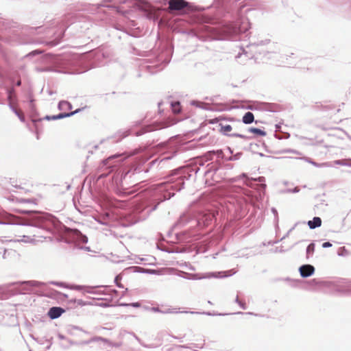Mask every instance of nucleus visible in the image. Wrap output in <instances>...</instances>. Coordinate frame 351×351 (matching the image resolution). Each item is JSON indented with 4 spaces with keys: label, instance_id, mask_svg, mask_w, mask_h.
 <instances>
[{
    "label": "nucleus",
    "instance_id": "nucleus-1",
    "mask_svg": "<svg viewBox=\"0 0 351 351\" xmlns=\"http://www.w3.org/2000/svg\"><path fill=\"white\" fill-rule=\"evenodd\" d=\"M186 178L183 175L173 176L168 182L152 186L138 193L130 203L127 200L111 199L108 200L109 205L121 209L119 215L124 221L123 225L132 226L147 219L161 202L173 197L174 191H180L184 187Z\"/></svg>",
    "mask_w": 351,
    "mask_h": 351
},
{
    "label": "nucleus",
    "instance_id": "nucleus-2",
    "mask_svg": "<svg viewBox=\"0 0 351 351\" xmlns=\"http://www.w3.org/2000/svg\"><path fill=\"white\" fill-rule=\"evenodd\" d=\"M21 213L27 214V216L21 218L8 213L0 214V224L21 225L44 228L49 225L58 228L60 223L56 217L47 213L32 210H21Z\"/></svg>",
    "mask_w": 351,
    "mask_h": 351
},
{
    "label": "nucleus",
    "instance_id": "nucleus-3",
    "mask_svg": "<svg viewBox=\"0 0 351 351\" xmlns=\"http://www.w3.org/2000/svg\"><path fill=\"white\" fill-rule=\"evenodd\" d=\"M249 28L250 24L247 20L217 26L202 25L198 29L196 36L203 41L226 40L231 38L233 36L245 32Z\"/></svg>",
    "mask_w": 351,
    "mask_h": 351
},
{
    "label": "nucleus",
    "instance_id": "nucleus-4",
    "mask_svg": "<svg viewBox=\"0 0 351 351\" xmlns=\"http://www.w3.org/2000/svg\"><path fill=\"white\" fill-rule=\"evenodd\" d=\"M83 57H58L54 60L53 66L37 68L38 72H58L69 74L80 73L84 71H80L75 66L82 63Z\"/></svg>",
    "mask_w": 351,
    "mask_h": 351
},
{
    "label": "nucleus",
    "instance_id": "nucleus-5",
    "mask_svg": "<svg viewBox=\"0 0 351 351\" xmlns=\"http://www.w3.org/2000/svg\"><path fill=\"white\" fill-rule=\"evenodd\" d=\"M165 127H166V125L162 123H153L151 125H145L137 131L125 130V131H123V132H119V134L121 136V138H123L128 136L130 134H132L136 136H141L147 132L160 130V129L164 128Z\"/></svg>",
    "mask_w": 351,
    "mask_h": 351
},
{
    "label": "nucleus",
    "instance_id": "nucleus-6",
    "mask_svg": "<svg viewBox=\"0 0 351 351\" xmlns=\"http://www.w3.org/2000/svg\"><path fill=\"white\" fill-rule=\"evenodd\" d=\"M235 272H232V270H229L227 271L209 272V273L205 274L203 276L199 277V278L195 277L196 276V274H187V273H185V274L189 276L186 277L188 279H202V278H224V277L231 276Z\"/></svg>",
    "mask_w": 351,
    "mask_h": 351
},
{
    "label": "nucleus",
    "instance_id": "nucleus-7",
    "mask_svg": "<svg viewBox=\"0 0 351 351\" xmlns=\"http://www.w3.org/2000/svg\"><path fill=\"white\" fill-rule=\"evenodd\" d=\"M13 285L19 286L21 288V292L24 293L32 291L33 287H41L44 283L36 280H28L16 282L13 283Z\"/></svg>",
    "mask_w": 351,
    "mask_h": 351
},
{
    "label": "nucleus",
    "instance_id": "nucleus-8",
    "mask_svg": "<svg viewBox=\"0 0 351 351\" xmlns=\"http://www.w3.org/2000/svg\"><path fill=\"white\" fill-rule=\"evenodd\" d=\"M219 126L220 127V132L226 136H234V137H239L243 139H247V136L240 133H230V132L232 130V127L231 125L227 123L226 121H222L219 123Z\"/></svg>",
    "mask_w": 351,
    "mask_h": 351
},
{
    "label": "nucleus",
    "instance_id": "nucleus-9",
    "mask_svg": "<svg viewBox=\"0 0 351 351\" xmlns=\"http://www.w3.org/2000/svg\"><path fill=\"white\" fill-rule=\"evenodd\" d=\"M215 215L211 213H199L195 219L194 223L199 226H206L212 221Z\"/></svg>",
    "mask_w": 351,
    "mask_h": 351
},
{
    "label": "nucleus",
    "instance_id": "nucleus-10",
    "mask_svg": "<svg viewBox=\"0 0 351 351\" xmlns=\"http://www.w3.org/2000/svg\"><path fill=\"white\" fill-rule=\"evenodd\" d=\"M184 8L189 9V3L185 0H169V10L173 11H181Z\"/></svg>",
    "mask_w": 351,
    "mask_h": 351
},
{
    "label": "nucleus",
    "instance_id": "nucleus-11",
    "mask_svg": "<svg viewBox=\"0 0 351 351\" xmlns=\"http://www.w3.org/2000/svg\"><path fill=\"white\" fill-rule=\"evenodd\" d=\"M241 178H244V183L250 186L253 187V182H258L261 183L258 186L261 187L263 189H265L266 188V184L264 183L265 182V178L263 176H260L257 178H248L245 173H243L241 176Z\"/></svg>",
    "mask_w": 351,
    "mask_h": 351
},
{
    "label": "nucleus",
    "instance_id": "nucleus-12",
    "mask_svg": "<svg viewBox=\"0 0 351 351\" xmlns=\"http://www.w3.org/2000/svg\"><path fill=\"white\" fill-rule=\"evenodd\" d=\"M195 219H193L191 215L189 213L182 214L177 222L174 224V228H181L186 226L188 223H194Z\"/></svg>",
    "mask_w": 351,
    "mask_h": 351
},
{
    "label": "nucleus",
    "instance_id": "nucleus-13",
    "mask_svg": "<svg viewBox=\"0 0 351 351\" xmlns=\"http://www.w3.org/2000/svg\"><path fill=\"white\" fill-rule=\"evenodd\" d=\"M300 274L302 278H308L315 272V267L309 264L303 265L299 268Z\"/></svg>",
    "mask_w": 351,
    "mask_h": 351
},
{
    "label": "nucleus",
    "instance_id": "nucleus-14",
    "mask_svg": "<svg viewBox=\"0 0 351 351\" xmlns=\"http://www.w3.org/2000/svg\"><path fill=\"white\" fill-rule=\"evenodd\" d=\"M71 237L75 241H78L82 243H86L88 242V238L86 235L83 234L78 230H70Z\"/></svg>",
    "mask_w": 351,
    "mask_h": 351
},
{
    "label": "nucleus",
    "instance_id": "nucleus-15",
    "mask_svg": "<svg viewBox=\"0 0 351 351\" xmlns=\"http://www.w3.org/2000/svg\"><path fill=\"white\" fill-rule=\"evenodd\" d=\"M64 312V310L59 306H53L49 308L48 315L51 319L58 318Z\"/></svg>",
    "mask_w": 351,
    "mask_h": 351
},
{
    "label": "nucleus",
    "instance_id": "nucleus-16",
    "mask_svg": "<svg viewBox=\"0 0 351 351\" xmlns=\"http://www.w3.org/2000/svg\"><path fill=\"white\" fill-rule=\"evenodd\" d=\"M120 155H112L108 157L107 159L103 161V167H106L107 169H111L110 171H113V168L116 167L117 165L116 162H113V160L120 157Z\"/></svg>",
    "mask_w": 351,
    "mask_h": 351
},
{
    "label": "nucleus",
    "instance_id": "nucleus-17",
    "mask_svg": "<svg viewBox=\"0 0 351 351\" xmlns=\"http://www.w3.org/2000/svg\"><path fill=\"white\" fill-rule=\"evenodd\" d=\"M243 52H239L236 56L235 59L240 63V64H245V62L252 58L253 56L252 54H249L245 49H242Z\"/></svg>",
    "mask_w": 351,
    "mask_h": 351
},
{
    "label": "nucleus",
    "instance_id": "nucleus-18",
    "mask_svg": "<svg viewBox=\"0 0 351 351\" xmlns=\"http://www.w3.org/2000/svg\"><path fill=\"white\" fill-rule=\"evenodd\" d=\"M310 229H315L322 226V219L319 217H314L312 220H309L307 223Z\"/></svg>",
    "mask_w": 351,
    "mask_h": 351
},
{
    "label": "nucleus",
    "instance_id": "nucleus-19",
    "mask_svg": "<svg viewBox=\"0 0 351 351\" xmlns=\"http://www.w3.org/2000/svg\"><path fill=\"white\" fill-rule=\"evenodd\" d=\"M305 160L316 167H332V165L331 164V162L317 163V162L312 160L309 158H305Z\"/></svg>",
    "mask_w": 351,
    "mask_h": 351
},
{
    "label": "nucleus",
    "instance_id": "nucleus-20",
    "mask_svg": "<svg viewBox=\"0 0 351 351\" xmlns=\"http://www.w3.org/2000/svg\"><path fill=\"white\" fill-rule=\"evenodd\" d=\"M254 121V114L251 112H247L243 117L242 121L245 124H250Z\"/></svg>",
    "mask_w": 351,
    "mask_h": 351
},
{
    "label": "nucleus",
    "instance_id": "nucleus-21",
    "mask_svg": "<svg viewBox=\"0 0 351 351\" xmlns=\"http://www.w3.org/2000/svg\"><path fill=\"white\" fill-rule=\"evenodd\" d=\"M80 111H81V109L78 108V109H77L73 112H71L59 113L58 114H56V119L58 120V119H64V118H66V117H70L77 114Z\"/></svg>",
    "mask_w": 351,
    "mask_h": 351
},
{
    "label": "nucleus",
    "instance_id": "nucleus-22",
    "mask_svg": "<svg viewBox=\"0 0 351 351\" xmlns=\"http://www.w3.org/2000/svg\"><path fill=\"white\" fill-rule=\"evenodd\" d=\"M333 163L337 165L346 166L351 167V158H346L341 160H336Z\"/></svg>",
    "mask_w": 351,
    "mask_h": 351
},
{
    "label": "nucleus",
    "instance_id": "nucleus-23",
    "mask_svg": "<svg viewBox=\"0 0 351 351\" xmlns=\"http://www.w3.org/2000/svg\"><path fill=\"white\" fill-rule=\"evenodd\" d=\"M58 108L60 110H65L67 109H71L72 105L67 101H60L58 103Z\"/></svg>",
    "mask_w": 351,
    "mask_h": 351
},
{
    "label": "nucleus",
    "instance_id": "nucleus-24",
    "mask_svg": "<svg viewBox=\"0 0 351 351\" xmlns=\"http://www.w3.org/2000/svg\"><path fill=\"white\" fill-rule=\"evenodd\" d=\"M269 43H270V40H269V39L261 40L260 41L252 43L250 45H247V48H254L258 46H263V45H267Z\"/></svg>",
    "mask_w": 351,
    "mask_h": 351
},
{
    "label": "nucleus",
    "instance_id": "nucleus-25",
    "mask_svg": "<svg viewBox=\"0 0 351 351\" xmlns=\"http://www.w3.org/2000/svg\"><path fill=\"white\" fill-rule=\"evenodd\" d=\"M248 131L261 136H265L266 135L265 131L256 128H250L248 129Z\"/></svg>",
    "mask_w": 351,
    "mask_h": 351
},
{
    "label": "nucleus",
    "instance_id": "nucleus-26",
    "mask_svg": "<svg viewBox=\"0 0 351 351\" xmlns=\"http://www.w3.org/2000/svg\"><path fill=\"white\" fill-rule=\"evenodd\" d=\"M208 155H217L219 158H223V153L221 149L212 150L207 152Z\"/></svg>",
    "mask_w": 351,
    "mask_h": 351
},
{
    "label": "nucleus",
    "instance_id": "nucleus-27",
    "mask_svg": "<svg viewBox=\"0 0 351 351\" xmlns=\"http://www.w3.org/2000/svg\"><path fill=\"white\" fill-rule=\"evenodd\" d=\"M90 342H96V341H102L108 343L109 345L112 346V343L110 342V341L104 337H94L90 340Z\"/></svg>",
    "mask_w": 351,
    "mask_h": 351
},
{
    "label": "nucleus",
    "instance_id": "nucleus-28",
    "mask_svg": "<svg viewBox=\"0 0 351 351\" xmlns=\"http://www.w3.org/2000/svg\"><path fill=\"white\" fill-rule=\"evenodd\" d=\"M315 243H311L306 247V257L308 258L315 251Z\"/></svg>",
    "mask_w": 351,
    "mask_h": 351
},
{
    "label": "nucleus",
    "instance_id": "nucleus-29",
    "mask_svg": "<svg viewBox=\"0 0 351 351\" xmlns=\"http://www.w3.org/2000/svg\"><path fill=\"white\" fill-rule=\"evenodd\" d=\"M21 237V239H19L16 240L19 242L31 243L33 241H34V239L33 238H32L30 236H27V235H23L22 237Z\"/></svg>",
    "mask_w": 351,
    "mask_h": 351
},
{
    "label": "nucleus",
    "instance_id": "nucleus-30",
    "mask_svg": "<svg viewBox=\"0 0 351 351\" xmlns=\"http://www.w3.org/2000/svg\"><path fill=\"white\" fill-rule=\"evenodd\" d=\"M14 98H15V90L14 88H11L8 90V99L12 102Z\"/></svg>",
    "mask_w": 351,
    "mask_h": 351
},
{
    "label": "nucleus",
    "instance_id": "nucleus-31",
    "mask_svg": "<svg viewBox=\"0 0 351 351\" xmlns=\"http://www.w3.org/2000/svg\"><path fill=\"white\" fill-rule=\"evenodd\" d=\"M171 107L174 113H179L180 112V102L176 101L171 103Z\"/></svg>",
    "mask_w": 351,
    "mask_h": 351
},
{
    "label": "nucleus",
    "instance_id": "nucleus-32",
    "mask_svg": "<svg viewBox=\"0 0 351 351\" xmlns=\"http://www.w3.org/2000/svg\"><path fill=\"white\" fill-rule=\"evenodd\" d=\"M337 254L339 256H346L349 254L348 251L345 248V247H341L339 249Z\"/></svg>",
    "mask_w": 351,
    "mask_h": 351
},
{
    "label": "nucleus",
    "instance_id": "nucleus-33",
    "mask_svg": "<svg viewBox=\"0 0 351 351\" xmlns=\"http://www.w3.org/2000/svg\"><path fill=\"white\" fill-rule=\"evenodd\" d=\"M241 156H242V153L241 152H238V153H237L235 154L232 155L231 156L228 158L226 160H229V161L237 160H239L241 158Z\"/></svg>",
    "mask_w": 351,
    "mask_h": 351
},
{
    "label": "nucleus",
    "instance_id": "nucleus-34",
    "mask_svg": "<svg viewBox=\"0 0 351 351\" xmlns=\"http://www.w3.org/2000/svg\"><path fill=\"white\" fill-rule=\"evenodd\" d=\"M263 105L265 106V109H266V110H267L269 111H271V112L276 111V106L274 104H263Z\"/></svg>",
    "mask_w": 351,
    "mask_h": 351
},
{
    "label": "nucleus",
    "instance_id": "nucleus-35",
    "mask_svg": "<svg viewBox=\"0 0 351 351\" xmlns=\"http://www.w3.org/2000/svg\"><path fill=\"white\" fill-rule=\"evenodd\" d=\"M271 212L274 215L275 217V223H276V228H278V211L275 208H271Z\"/></svg>",
    "mask_w": 351,
    "mask_h": 351
},
{
    "label": "nucleus",
    "instance_id": "nucleus-36",
    "mask_svg": "<svg viewBox=\"0 0 351 351\" xmlns=\"http://www.w3.org/2000/svg\"><path fill=\"white\" fill-rule=\"evenodd\" d=\"M163 314H171V313H178V311H175L173 308H165L164 309H162Z\"/></svg>",
    "mask_w": 351,
    "mask_h": 351
},
{
    "label": "nucleus",
    "instance_id": "nucleus-37",
    "mask_svg": "<svg viewBox=\"0 0 351 351\" xmlns=\"http://www.w3.org/2000/svg\"><path fill=\"white\" fill-rule=\"evenodd\" d=\"M30 337L34 340L36 341L38 343L40 344V345H43L46 343L45 341V339L44 338H41V339H39V338H36L33 335H30Z\"/></svg>",
    "mask_w": 351,
    "mask_h": 351
},
{
    "label": "nucleus",
    "instance_id": "nucleus-38",
    "mask_svg": "<svg viewBox=\"0 0 351 351\" xmlns=\"http://www.w3.org/2000/svg\"><path fill=\"white\" fill-rule=\"evenodd\" d=\"M298 223H295L289 231L280 239V241H282L289 237L290 233L295 229Z\"/></svg>",
    "mask_w": 351,
    "mask_h": 351
},
{
    "label": "nucleus",
    "instance_id": "nucleus-39",
    "mask_svg": "<svg viewBox=\"0 0 351 351\" xmlns=\"http://www.w3.org/2000/svg\"><path fill=\"white\" fill-rule=\"evenodd\" d=\"M121 306H133V307H135V308H138L140 307L141 304L139 302H132V303H130V304H121Z\"/></svg>",
    "mask_w": 351,
    "mask_h": 351
},
{
    "label": "nucleus",
    "instance_id": "nucleus-40",
    "mask_svg": "<svg viewBox=\"0 0 351 351\" xmlns=\"http://www.w3.org/2000/svg\"><path fill=\"white\" fill-rule=\"evenodd\" d=\"M35 199H24V198H21L19 199H18V202H21V203H35Z\"/></svg>",
    "mask_w": 351,
    "mask_h": 351
},
{
    "label": "nucleus",
    "instance_id": "nucleus-41",
    "mask_svg": "<svg viewBox=\"0 0 351 351\" xmlns=\"http://www.w3.org/2000/svg\"><path fill=\"white\" fill-rule=\"evenodd\" d=\"M40 53H41V51H40V50H34V51H31L28 54H27L25 56V57H27V58L32 57L34 56H36V55H38V54H40Z\"/></svg>",
    "mask_w": 351,
    "mask_h": 351
},
{
    "label": "nucleus",
    "instance_id": "nucleus-42",
    "mask_svg": "<svg viewBox=\"0 0 351 351\" xmlns=\"http://www.w3.org/2000/svg\"><path fill=\"white\" fill-rule=\"evenodd\" d=\"M120 280H121V278L119 277V276H117L114 278V282L117 287L122 288L123 285L119 282Z\"/></svg>",
    "mask_w": 351,
    "mask_h": 351
},
{
    "label": "nucleus",
    "instance_id": "nucleus-43",
    "mask_svg": "<svg viewBox=\"0 0 351 351\" xmlns=\"http://www.w3.org/2000/svg\"><path fill=\"white\" fill-rule=\"evenodd\" d=\"M150 311L154 313H162V308H160L159 307L153 306L150 308Z\"/></svg>",
    "mask_w": 351,
    "mask_h": 351
},
{
    "label": "nucleus",
    "instance_id": "nucleus-44",
    "mask_svg": "<svg viewBox=\"0 0 351 351\" xmlns=\"http://www.w3.org/2000/svg\"><path fill=\"white\" fill-rule=\"evenodd\" d=\"M60 39H61V38H60L58 40H57V39L56 38L55 40H52V41H50V42H49V44H50L51 46H56V45H57L60 43Z\"/></svg>",
    "mask_w": 351,
    "mask_h": 351
},
{
    "label": "nucleus",
    "instance_id": "nucleus-45",
    "mask_svg": "<svg viewBox=\"0 0 351 351\" xmlns=\"http://www.w3.org/2000/svg\"><path fill=\"white\" fill-rule=\"evenodd\" d=\"M331 246H332V243H330L329 241L324 242L322 243L323 248H328V247H330Z\"/></svg>",
    "mask_w": 351,
    "mask_h": 351
},
{
    "label": "nucleus",
    "instance_id": "nucleus-46",
    "mask_svg": "<svg viewBox=\"0 0 351 351\" xmlns=\"http://www.w3.org/2000/svg\"><path fill=\"white\" fill-rule=\"evenodd\" d=\"M45 341L47 343V346H46V349H47V350L50 349V348L52 345V342H51V339H45Z\"/></svg>",
    "mask_w": 351,
    "mask_h": 351
},
{
    "label": "nucleus",
    "instance_id": "nucleus-47",
    "mask_svg": "<svg viewBox=\"0 0 351 351\" xmlns=\"http://www.w3.org/2000/svg\"><path fill=\"white\" fill-rule=\"evenodd\" d=\"M346 293L351 295V284L348 285L346 288Z\"/></svg>",
    "mask_w": 351,
    "mask_h": 351
},
{
    "label": "nucleus",
    "instance_id": "nucleus-48",
    "mask_svg": "<svg viewBox=\"0 0 351 351\" xmlns=\"http://www.w3.org/2000/svg\"><path fill=\"white\" fill-rule=\"evenodd\" d=\"M238 304L243 310H245L247 308L246 304L245 302H242V301H241Z\"/></svg>",
    "mask_w": 351,
    "mask_h": 351
},
{
    "label": "nucleus",
    "instance_id": "nucleus-49",
    "mask_svg": "<svg viewBox=\"0 0 351 351\" xmlns=\"http://www.w3.org/2000/svg\"><path fill=\"white\" fill-rule=\"evenodd\" d=\"M191 104L193 105V106H198L199 108H204V107L200 105L201 104H199V102H198L197 101H193L191 102Z\"/></svg>",
    "mask_w": 351,
    "mask_h": 351
},
{
    "label": "nucleus",
    "instance_id": "nucleus-50",
    "mask_svg": "<svg viewBox=\"0 0 351 351\" xmlns=\"http://www.w3.org/2000/svg\"><path fill=\"white\" fill-rule=\"evenodd\" d=\"M213 155H208L207 153L205 154V157L206 158V160H212Z\"/></svg>",
    "mask_w": 351,
    "mask_h": 351
},
{
    "label": "nucleus",
    "instance_id": "nucleus-51",
    "mask_svg": "<svg viewBox=\"0 0 351 351\" xmlns=\"http://www.w3.org/2000/svg\"><path fill=\"white\" fill-rule=\"evenodd\" d=\"M285 251L282 247L280 248L276 247L275 250V252H284Z\"/></svg>",
    "mask_w": 351,
    "mask_h": 351
},
{
    "label": "nucleus",
    "instance_id": "nucleus-52",
    "mask_svg": "<svg viewBox=\"0 0 351 351\" xmlns=\"http://www.w3.org/2000/svg\"><path fill=\"white\" fill-rule=\"evenodd\" d=\"M279 241H280L276 240V241H269L268 245H274V244L278 243Z\"/></svg>",
    "mask_w": 351,
    "mask_h": 351
},
{
    "label": "nucleus",
    "instance_id": "nucleus-53",
    "mask_svg": "<svg viewBox=\"0 0 351 351\" xmlns=\"http://www.w3.org/2000/svg\"><path fill=\"white\" fill-rule=\"evenodd\" d=\"M18 117L19 118V119L21 121H25V117L23 116V114L22 113H21L19 114V116H18Z\"/></svg>",
    "mask_w": 351,
    "mask_h": 351
},
{
    "label": "nucleus",
    "instance_id": "nucleus-54",
    "mask_svg": "<svg viewBox=\"0 0 351 351\" xmlns=\"http://www.w3.org/2000/svg\"><path fill=\"white\" fill-rule=\"evenodd\" d=\"M9 107H10V108L12 110V112H14V110L16 109V108L13 106V105L12 104V102H10V104H9Z\"/></svg>",
    "mask_w": 351,
    "mask_h": 351
},
{
    "label": "nucleus",
    "instance_id": "nucleus-55",
    "mask_svg": "<svg viewBox=\"0 0 351 351\" xmlns=\"http://www.w3.org/2000/svg\"><path fill=\"white\" fill-rule=\"evenodd\" d=\"M14 114H15L17 117H18V116H19V114L21 113V112H19V111L18 110H16V109H15V110H14Z\"/></svg>",
    "mask_w": 351,
    "mask_h": 351
},
{
    "label": "nucleus",
    "instance_id": "nucleus-56",
    "mask_svg": "<svg viewBox=\"0 0 351 351\" xmlns=\"http://www.w3.org/2000/svg\"><path fill=\"white\" fill-rule=\"evenodd\" d=\"M300 189L298 187H295L291 191L293 193H298L299 192Z\"/></svg>",
    "mask_w": 351,
    "mask_h": 351
},
{
    "label": "nucleus",
    "instance_id": "nucleus-57",
    "mask_svg": "<svg viewBox=\"0 0 351 351\" xmlns=\"http://www.w3.org/2000/svg\"><path fill=\"white\" fill-rule=\"evenodd\" d=\"M16 86H20L21 85V80H19L16 84H15Z\"/></svg>",
    "mask_w": 351,
    "mask_h": 351
},
{
    "label": "nucleus",
    "instance_id": "nucleus-58",
    "mask_svg": "<svg viewBox=\"0 0 351 351\" xmlns=\"http://www.w3.org/2000/svg\"><path fill=\"white\" fill-rule=\"evenodd\" d=\"M51 116L50 115H47L44 117V119L45 120H47V121H51Z\"/></svg>",
    "mask_w": 351,
    "mask_h": 351
},
{
    "label": "nucleus",
    "instance_id": "nucleus-59",
    "mask_svg": "<svg viewBox=\"0 0 351 351\" xmlns=\"http://www.w3.org/2000/svg\"><path fill=\"white\" fill-rule=\"evenodd\" d=\"M50 119H51V120H57L56 115H51Z\"/></svg>",
    "mask_w": 351,
    "mask_h": 351
},
{
    "label": "nucleus",
    "instance_id": "nucleus-60",
    "mask_svg": "<svg viewBox=\"0 0 351 351\" xmlns=\"http://www.w3.org/2000/svg\"><path fill=\"white\" fill-rule=\"evenodd\" d=\"M234 301H235V302H236V303H237V304H239V303L241 302V300L239 299V297H238V296H237V298H236V299H235V300H234Z\"/></svg>",
    "mask_w": 351,
    "mask_h": 351
},
{
    "label": "nucleus",
    "instance_id": "nucleus-61",
    "mask_svg": "<svg viewBox=\"0 0 351 351\" xmlns=\"http://www.w3.org/2000/svg\"><path fill=\"white\" fill-rule=\"evenodd\" d=\"M58 337H59V339H64V335H60H60H58Z\"/></svg>",
    "mask_w": 351,
    "mask_h": 351
},
{
    "label": "nucleus",
    "instance_id": "nucleus-62",
    "mask_svg": "<svg viewBox=\"0 0 351 351\" xmlns=\"http://www.w3.org/2000/svg\"><path fill=\"white\" fill-rule=\"evenodd\" d=\"M147 273H149V274H154L155 273V270H149L148 271H147Z\"/></svg>",
    "mask_w": 351,
    "mask_h": 351
},
{
    "label": "nucleus",
    "instance_id": "nucleus-63",
    "mask_svg": "<svg viewBox=\"0 0 351 351\" xmlns=\"http://www.w3.org/2000/svg\"><path fill=\"white\" fill-rule=\"evenodd\" d=\"M228 150L229 151L230 154H232V150L231 149L230 147H228Z\"/></svg>",
    "mask_w": 351,
    "mask_h": 351
},
{
    "label": "nucleus",
    "instance_id": "nucleus-64",
    "mask_svg": "<svg viewBox=\"0 0 351 351\" xmlns=\"http://www.w3.org/2000/svg\"><path fill=\"white\" fill-rule=\"evenodd\" d=\"M91 288H88V289L86 291L87 293H93L91 291H90Z\"/></svg>",
    "mask_w": 351,
    "mask_h": 351
}]
</instances>
